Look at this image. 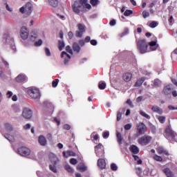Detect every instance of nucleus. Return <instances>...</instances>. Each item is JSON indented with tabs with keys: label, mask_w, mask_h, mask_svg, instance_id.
Segmentation results:
<instances>
[{
	"label": "nucleus",
	"mask_w": 177,
	"mask_h": 177,
	"mask_svg": "<svg viewBox=\"0 0 177 177\" xmlns=\"http://www.w3.org/2000/svg\"><path fill=\"white\" fill-rule=\"evenodd\" d=\"M151 110L153 113H157L158 114H162L164 113V111L157 105L153 106Z\"/></svg>",
	"instance_id": "2eb2a0df"
},
{
	"label": "nucleus",
	"mask_w": 177,
	"mask_h": 177,
	"mask_svg": "<svg viewBox=\"0 0 177 177\" xmlns=\"http://www.w3.org/2000/svg\"><path fill=\"white\" fill-rule=\"evenodd\" d=\"M153 160L156 161H159L160 162H162V158L158 155H155L153 156Z\"/></svg>",
	"instance_id": "4c0bfd02"
},
{
	"label": "nucleus",
	"mask_w": 177,
	"mask_h": 177,
	"mask_svg": "<svg viewBox=\"0 0 177 177\" xmlns=\"http://www.w3.org/2000/svg\"><path fill=\"white\" fill-rule=\"evenodd\" d=\"M133 11H132V10H127L124 12V16L128 17V16H131V15H133Z\"/></svg>",
	"instance_id": "a19ab883"
},
{
	"label": "nucleus",
	"mask_w": 177,
	"mask_h": 177,
	"mask_svg": "<svg viewBox=\"0 0 177 177\" xmlns=\"http://www.w3.org/2000/svg\"><path fill=\"white\" fill-rule=\"evenodd\" d=\"M95 152L97 157H103L104 156V147L102 143H99L95 147Z\"/></svg>",
	"instance_id": "39448f33"
},
{
	"label": "nucleus",
	"mask_w": 177,
	"mask_h": 177,
	"mask_svg": "<svg viewBox=\"0 0 177 177\" xmlns=\"http://www.w3.org/2000/svg\"><path fill=\"white\" fill-rule=\"evenodd\" d=\"M99 2V0H90V3H91L92 6H97Z\"/></svg>",
	"instance_id": "ea45409f"
},
{
	"label": "nucleus",
	"mask_w": 177,
	"mask_h": 177,
	"mask_svg": "<svg viewBox=\"0 0 177 177\" xmlns=\"http://www.w3.org/2000/svg\"><path fill=\"white\" fill-rule=\"evenodd\" d=\"M137 48L140 53L144 55V53H147V48H149V46L146 40L140 39L137 41Z\"/></svg>",
	"instance_id": "f03ea898"
},
{
	"label": "nucleus",
	"mask_w": 177,
	"mask_h": 177,
	"mask_svg": "<svg viewBox=\"0 0 177 177\" xmlns=\"http://www.w3.org/2000/svg\"><path fill=\"white\" fill-rule=\"evenodd\" d=\"M49 158L52 164H54V165H57V162L59 161L57 156H56L55 154H50Z\"/></svg>",
	"instance_id": "f3484780"
},
{
	"label": "nucleus",
	"mask_w": 177,
	"mask_h": 177,
	"mask_svg": "<svg viewBox=\"0 0 177 177\" xmlns=\"http://www.w3.org/2000/svg\"><path fill=\"white\" fill-rule=\"evenodd\" d=\"M73 49L76 53H80L81 51V47L80 46V44L77 42H74L73 44Z\"/></svg>",
	"instance_id": "4be33fe9"
},
{
	"label": "nucleus",
	"mask_w": 177,
	"mask_h": 177,
	"mask_svg": "<svg viewBox=\"0 0 177 177\" xmlns=\"http://www.w3.org/2000/svg\"><path fill=\"white\" fill-rule=\"evenodd\" d=\"M131 128H132V125H131V124H127L124 125L125 131H129V129H131Z\"/></svg>",
	"instance_id": "603ef678"
},
{
	"label": "nucleus",
	"mask_w": 177,
	"mask_h": 177,
	"mask_svg": "<svg viewBox=\"0 0 177 177\" xmlns=\"http://www.w3.org/2000/svg\"><path fill=\"white\" fill-rule=\"evenodd\" d=\"M158 120L160 122V124H164V122H165V116H160L158 118Z\"/></svg>",
	"instance_id": "a18cd8bd"
},
{
	"label": "nucleus",
	"mask_w": 177,
	"mask_h": 177,
	"mask_svg": "<svg viewBox=\"0 0 177 177\" xmlns=\"http://www.w3.org/2000/svg\"><path fill=\"white\" fill-rule=\"evenodd\" d=\"M59 84V79H55L52 82L53 88H56Z\"/></svg>",
	"instance_id": "58836bf2"
},
{
	"label": "nucleus",
	"mask_w": 177,
	"mask_h": 177,
	"mask_svg": "<svg viewBox=\"0 0 177 177\" xmlns=\"http://www.w3.org/2000/svg\"><path fill=\"white\" fill-rule=\"evenodd\" d=\"M133 75L131 72H126L122 75V80L125 81V82H129L131 80H132Z\"/></svg>",
	"instance_id": "9b49d317"
},
{
	"label": "nucleus",
	"mask_w": 177,
	"mask_h": 177,
	"mask_svg": "<svg viewBox=\"0 0 177 177\" xmlns=\"http://www.w3.org/2000/svg\"><path fill=\"white\" fill-rule=\"evenodd\" d=\"M140 115L142 117H145V118H147V120H150V115H149L147 113H145L144 111L140 112Z\"/></svg>",
	"instance_id": "e433bc0d"
},
{
	"label": "nucleus",
	"mask_w": 177,
	"mask_h": 177,
	"mask_svg": "<svg viewBox=\"0 0 177 177\" xmlns=\"http://www.w3.org/2000/svg\"><path fill=\"white\" fill-rule=\"evenodd\" d=\"M122 117V113L121 112L118 111V114H117V121H120Z\"/></svg>",
	"instance_id": "3c124183"
},
{
	"label": "nucleus",
	"mask_w": 177,
	"mask_h": 177,
	"mask_svg": "<svg viewBox=\"0 0 177 177\" xmlns=\"http://www.w3.org/2000/svg\"><path fill=\"white\" fill-rule=\"evenodd\" d=\"M142 16L144 17V19H146L147 17H149V16H150V13H149V12L144 10L142 12Z\"/></svg>",
	"instance_id": "de8ad7c7"
},
{
	"label": "nucleus",
	"mask_w": 177,
	"mask_h": 177,
	"mask_svg": "<svg viewBox=\"0 0 177 177\" xmlns=\"http://www.w3.org/2000/svg\"><path fill=\"white\" fill-rule=\"evenodd\" d=\"M45 53L46 55V56H50V50H49V48H45Z\"/></svg>",
	"instance_id": "13d9d810"
},
{
	"label": "nucleus",
	"mask_w": 177,
	"mask_h": 177,
	"mask_svg": "<svg viewBox=\"0 0 177 177\" xmlns=\"http://www.w3.org/2000/svg\"><path fill=\"white\" fill-rule=\"evenodd\" d=\"M38 142L41 146H45L47 143L46 138L44 136H39Z\"/></svg>",
	"instance_id": "dca6fc26"
},
{
	"label": "nucleus",
	"mask_w": 177,
	"mask_h": 177,
	"mask_svg": "<svg viewBox=\"0 0 177 177\" xmlns=\"http://www.w3.org/2000/svg\"><path fill=\"white\" fill-rule=\"evenodd\" d=\"M91 45H93V46H96L97 45V41L95 39L90 41Z\"/></svg>",
	"instance_id": "4d7b16f0"
},
{
	"label": "nucleus",
	"mask_w": 177,
	"mask_h": 177,
	"mask_svg": "<svg viewBox=\"0 0 177 177\" xmlns=\"http://www.w3.org/2000/svg\"><path fill=\"white\" fill-rule=\"evenodd\" d=\"M49 169L54 172V174H57V169L56 168V165L53 164V165H49Z\"/></svg>",
	"instance_id": "7c9ffc66"
},
{
	"label": "nucleus",
	"mask_w": 177,
	"mask_h": 177,
	"mask_svg": "<svg viewBox=\"0 0 177 177\" xmlns=\"http://www.w3.org/2000/svg\"><path fill=\"white\" fill-rule=\"evenodd\" d=\"M64 46H66L64 41L59 40L58 46L59 50H63V48H64Z\"/></svg>",
	"instance_id": "72a5a7b5"
},
{
	"label": "nucleus",
	"mask_w": 177,
	"mask_h": 177,
	"mask_svg": "<svg viewBox=\"0 0 177 177\" xmlns=\"http://www.w3.org/2000/svg\"><path fill=\"white\" fill-rule=\"evenodd\" d=\"M158 154H164V156H169L168 151L164 149V148H158Z\"/></svg>",
	"instance_id": "393cba45"
},
{
	"label": "nucleus",
	"mask_w": 177,
	"mask_h": 177,
	"mask_svg": "<svg viewBox=\"0 0 177 177\" xmlns=\"http://www.w3.org/2000/svg\"><path fill=\"white\" fill-rule=\"evenodd\" d=\"M162 171L164 172L167 177H174V173L172 172V171H171L169 168L167 167L164 169Z\"/></svg>",
	"instance_id": "a211bd4d"
},
{
	"label": "nucleus",
	"mask_w": 177,
	"mask_h": 177,
	"mask_svg": "<svg viewBox=\"0 0 177 177\" xmlns=\"http://www.w3.org/2000/svg\"><path fill=\"white\" fill-rule=\"evenodd\" d=\"M160 86V80L158 79L154 80L153 86Z\"/></svg>",
	"instance_id": "8fccbe9b"
},
{
	"label": "nucleus",
	"mask_w": 177,
	"mask_h": 177,
	"mask_svg": "<svg viewBox=\"0 0 177 177\" xmlns=\"http://www.w3.org/2000/svg\"><path fill=\"white\" fill-rule=\"evenodd\" d=\"M136 174H138V175H141V174H142V168L137 167V168H136Z\"/></svg>",
	"instance_id": "6e6d98bb"
},
{
	"label": "nucleus",
	"mask_w": 177,
	"mask_h": 177,
	"mask_svg": "<svg viewBox=\"0 0 177 177\" xmlns=\"http://www.w3.org/2000/svg\"><path fill=\"white\" fill-rule=\"evenodd\" d=\"M84 42H86V43L91 42V37L86 36V37H85V39H84Z\"/></svg>",
	"instance_id": "0e129e2a"
},
{
	"label": "nucleus",
	"mask_w": 177,
	"mask_h": 177,
	"mask_svg": "<svg viewBox=\"0 0 177 177\" xmlns=\"http://www.w3.org/2000/svg\"><path fill=\"white\" fill-rule=\"evenodd\" d=\"M4 125L8 132H12V131H13V127H12V125H10V124L6 123Z\"/></svg>",
	"instance_id": "c756f323"
},
{
	"label": "nucleus",
	"mask_w": 177,
	"mask_h": 177,
	"mask_svg": "<svg viewBox=\"0 0 177 177\" xmlns=\"http://www.w3.org/2000/svg\"><path fill=\"white\" fill-rule=\"evenodd\" d=\"M157 26H158V23H157V21H153L152 22H151V23L149 24V27H150L151 28H156V27Z\"/></svg>",
	"instance_id": "f704fd0d"
},
{
	"label": "nucleus",
	"mask_w": 177,
	"mask_h": 177,
	"mask_svg": "<svg viewBox=\"0 0 177 177\" xmlns=\"http://www.w3.org/2000/svg\"><path fill=\"white\" fill-rule=\"evenodd\" d=\"M84 6H85V8L86 9H92V6H91V4H89V3H86L85 4H84Z\"/></svg>",
	"instance_id": "680f3d73"
},
{
	"label": "nucleus",
	"mask_w": 177,
	"mask_h": 177,
	"mask_svg": "<svg viewBox=\"0 0 177 177\" xmlns=\"http://www.w3.org/2000/svg\"><path fill=\"white\" fill-rule=\"evenodd\" d=\"M16 81H17V82H19V84H21L23 82H27V77L24 75H19L16 77Z\"/></svg>",
	"instance_id": "4468645a"
},
{
	"label": "nucleus",
	"mask_w": 177,
	"mask_h": 177,
	"mask_svg": "<svg viewBox=\"0 0 177 177\" xmlns=\"http://www.w3.org/2000/svg\"><path fill=\"white\" fill-rule=\"evenodd\" d=\"M147 128L146 124H145L143 122L137 124V131L140 135H143V133L146 132Z\"/></svg>",
	"instance_id": "1a4fd4ad"
},
{
	"label": "nucleus",
	"mask_w": 177,
	"mask_h": 177,
	"mask_svg": "<svg viewBox=\"0 0 177 177\" xmlns=\"http://www.w3.org/2000/svg\"><path fill=\"white\" fill-rule=\"evenodd\" d=\"M111 169L112 171H117V169H118V167H117V165H115V163H112L111 165Z\"/></svg>",
	"instance_id": "37998d69"
},
{
	"label": "nucleus",
	"mask_w": 177,
	"mask_h": 177,
	"mask_svg": "<svg viewBox=\"0 0 177 177\" xmlns=\"http://www.w3.org/2000/svg\"><path fill=\"white\" fill-rule=\"evenodd\" d=\"M151 50H156L158 46H157V41H152L149 44Z\"/></svg>",
	"instance_id": "b1692460"
},
{
	"label": "nucleus",
	"mask_w": 177,
	"mask_h": 177,
	"mask_svg": "<svg viewBox=\"0 0 177 177\" xmlns=\"http://www.w3.org/2000/svg\"><path fill=\"white\" fill-rule=\"evenodd\" d=\"M25 11L30 14L32 12V4L31 3H27L25 6Z\"/></svg>",
	"instance_id": "aec40b11"
},
{
	"label": "nucleus",
	"mask_w": 177,
	"mask_h": 177,
	"mask_svg": "<svg viewBox=\"0 0 177 177\" xmlns=\"http://www.w3.org/2000/svg\"><path fill=\"white\" fill-rule=\"evenodd\" d=\"M64 128L66 131H70V129H71V126H70V124H64Z\"/></svg>",
	"instance_id": "bf43d9fd"
},
{
	"label": "nucleus",
	"mask_w": 177,
	"mask_h": 177,
	"mask_svg": "<svg viewBox=\"0 0 177 177\" xmlns=\"http://www.w3.org/2000/svg\"><path fill=\"white\" fill-rule=\"evenodd\" d=\"M109 136H110V132L109 131H104L102 133V138H104V139H108Z\"/></svg>",
	"instance_id": "79ce46f5"
},
{
	"label": "nucleus",
	"mask_w": 177,
	"mask_h": 177,
	"mask_svg": "<svg viewBox=\"0 0 177 177\" xmlns=\"http://www.w3.org/2000/svg\"><path fill=\"white\" fill-rule=\"evenodd\" d=\"M18 154L22 157H28L31 154V150L27 147H21L18 148Z\"/></svg>",
	"instance_id": "20e7f679"
},
{
	"label": "nucleus",
	"mask_w": 177,
	"mask_h": 177,
	"mask_svg": "<svg viewBox=\"0 0 177 177\" xmlns=\"http://www.w3.org/2000/svg\"><path fill=\"white\" fill-rule=\"evenodd\" d=\"M172 89L171 88V86L169 85L166 86L162 92L164 93V95H171Z\"/></svg>",
	"instance_id": "5701e85b"
},
{
	"label": "nucleus",
	"mask_w": 177,
	"mask_h": 177,
	"mask_svg": "<svg viewBox=\"0 0 177 177\" xmlns=\"http://www.w3.org/2000/svg\"><path fill=\"white\" fill-rule=\"evenodd\" d=\"M78 162V160L75 158H71L70 160V163L72 164V165H75Z\"/></svg>",
	"instance_id": "09e8293b"
},
{
	"label": "nucleus",
	"mask_w": 177,
	"mask_h": 177,
	"mask_svg": "<svg viewBox=\"0 0 177 177\" xmlns=\"http://www.w3.org/2000/svg\"><path fill=\"white\" fill-rule=\"evenodd\" d=\"M78 169L80 171H81L82 172H84V171H86L87 168L86 166L83 165V166H81L78 168Z\"/></svg>",
	"instance_id": "864d4df0"
},
{
	"label": "nucleus",
	"mask_w": 177,
	"mask_h": 177,
	"mask_svg": "<svg viewBox=\"0 0 177 177\" xmlns=\"http://www.w3.org/2000/svg\"><path fill=\"white\" fill-rule=\"evenodd\" d=\"M35 46H41V45H42V39H39L35 42Z\"/></svg>",
	"instance_id": "5fc2aeb1"
},
{
	"label": "nucleus",
	"mask_w": 177,
	"mask_h": 177,
	"mask_svg": "<svg viewBox=\"0 0 177 177\" xmlns=\"http://www.w3.org/2000/svg\"><path fill=\"white\" fill-rule=\"evenodd\" d=\"M116 139L118 145L121 146V145H122V140H124V138H122L121 133L120 132L116 133Z\"/></svg>",
	"instance_id": "412c9836"
},
{
	"label": "nucleus",
	"mask_w": 177,
	"mask_h": 177,
	"mask_svg": "<svg viewBox=\"0 0 177 177\" xmlns=\"http://www.w3.org/2000/svg\"><path fill=\"white\" fill-rule=\"evenodd\" d=\"M30 128H31V124H26L25 126H24V129H30Z\"/></svg>",
	"instance_id": "e2e57ef3"
},
{
	"label": "nucleus",
	"mask_w": 177,
	"mask_h": 177,
	"mask_svg": "<svg viewBox=\"0 0 177 177\" xmlns=\"http://www.w3.org/2000/svg\"><path fill=\"white\" fill-rule=\"evenodd\" d=\"M98 88L101 90L106 89V83L104 82H100L98 84Z\"/></svg>",
	"instance_id": "473e14b6"
},
{
	"label": "nucleus",
	"mask_w": 177,
	"mask_h": 177,
	"mask_svg": "<svg viewBox=\"0 0 177 177\" xmlns=\"http://www.w3.org/2000/svg\"><path fill=\"white\" fill-rule=\"evenodd\" d=\"M165 133H166L167 136L171 138V139L175 138V132H174V131H172V129H171V127H168L166 128Z\"/></svg>",
	"instance_id": "f8f14e48"
},
{
	"label": "nucleus",
	"mask_w": 177,
	"mask_h": 177,
	"mask_svg": "<svg viewBox=\"0 0 177 177\" xmlns=\"http://www.w3.org/2000/svg\"><path fill=\"white\" fill-rule=\"evenodd\" d=\"M22 117L26 120H30L32 118V111L29 108H24L22 112Z\"/></svg>",
	"instance_id": "6e6552de"
},
{
	"label": "nucleus",
	"mask_w": 177,
	"mask_h": 177,
	"mask_svg": "<svg viewBox=\"0 0 177 177\" xmlns=\"http://www.w3.org/2000/svg\"><path fill=\"white\" fill-rule=\"evenodd\" d=\"M151 142V137L150 136H143L138 140V142L141 146H147Z\"/></svg>",
	"instance_id": "423d86ee"
},
{
	"label": "nucleus",
	"mask_w": 177,
	"mask_h": 177,
	"mask_svg": "<svg viewBox=\"0 0 177 177\" xmlns=\"http://www.w3.org/2000/svg\"><path fill=\"white\" fill-rule=\"evenodd\" d=\"M126 103L127 104H129L130 107H133V104H132V101H131V100H127Z\"/></svg>",
	"instance_id": "052dcab7"
},
{
	"label": "nucleus",
	"mask_w": 177,
	"mask_h": 177,
	"mask_svg": "<svg viewBox=\"0 0 177 177\" xmlns=\"http://www.w3.org/2000/svg\"><path fill=\"white\" fill-rule=\"evenodd\" d=\"M78 30H76L75 32V37L77 38H82V36L84 35V32H85V26L82 25V24H79L77 25Z\"/></svg>",
	"instance_id": "0eeeda50"
},
{
	"label": "nucleus",
	"mask_w": 177,
	"mask_h": 177,
	"mask_svg": "<svg viewBox=\"0 0 177 177\" xmlns=\"http://www.w3.org/2000/svg\"><path fill=\"white\" fill-rule=\"evenodd\" d=\"M63 156L64 157H65L66 158H68V157H75L76 154L75 152L73 151H66V153L65 151L63 152Z\"/></svg>",
	"instance_id": "6ab92c4d"
},
{
	"label": "nucleus",
	"mask_w": 177,
	"mask_h": 177,
	"mask_svg": "<svg viewBox=\"0 0 177 177\" xmlns=\"http://www.w3.org/2000/svg\"><path fill=\"white\" fill-rule=\"evenodd\" d=\"M66 171H67V172H69L70 174H73V172H74V169H73V168H71V166L69 165H66L64 167Z\"/></svg>",
	"instance_id": "2f4dec72"
},
{
	"label": "nucleus",
	"mask_w": 177,
	"mask_h": 177,
	"mask_svg": "<svg viewBox=\"0 0 177 177\" xmlns=\"http://www.w3.org/2000/svg\"><path fill=\"white\" fill-rule=\"evenodd\" d=\"M115 19H112L111 21H110V23H109V24H110V26H114L115 24Z\"/></svg>",
	"instance_id": "774afa93"
},
{
	"label": "nucleus",
	"mask_w": 177,
	"mask_h": 177,
	"mask_svg": "<svg viewBox=\"0 0 177 177\" xmlns=\"http://www.w3.org/2000/svg\"><path fill=\"white\" fill-rule=\"evenodd\" d=\"M46 138L48 140H50V141L52 140V134L50 133L47 134Z\"/></svg>",
	"instance_id": "338daca9"
},
{
	"label": "nucleus",
	"mask_w": 177,
	"mask_h": 177,
	"mask_svg": "<svg viewBox=\"0 0 177 177\" xmlns=\"http://www.w3.org/2000/svg\"><path fill=\"white\" fill-rule=\"evenodd\" d=\"M29 31L28 29L24 26H23L21 28V37L22 38V39H27V38H28V35H29Z\"/></svg>",
	"instance_id": "9d476101"
},
{
	"label": "nucleus",
	"mask_w": 177,
	"mask_h": 177,
	"mask_svg": "<svg viewBox=\"0 0 177 177\" xmlns=\"http://www.w3.org/2000/svg\"><path fill=\"white\" fill-rule=\"evenodd\" d=\"M146 78L141 77L140 79L138 80L137 82L135 84V86H141L142 84L145 82Z\"/></svg>",
	"instance_id": "cd10ccee"
},
{
	"label": "nucleus",
	"mask_w": 177,
	"mask_h": 177,
	"mask_svg": "<svg viewBox=\"0 0 177 177\" xmlns=\"http://www.w3.org/2000/svg\"><path fill=\"white\" fill-rule=\"evenodd\" d=\"M28 94L32 99H39L41 97V93L37 88H30L28 90Z\"/></svg>",
	"instance_id": "7ed1b4c3"
},
{
	"label": "nucleus",
	"mask_w": 177,
	"mask_h": 177,
	"mask_svg": "<svg viewBox=\"0 0 177 177\" xmlns=\"http://www.w3.org/2000/svg\"><path fill=\"white\" fill-rule=\"evenodd\" d=\"M88 2V0H77L72 6L73 10L77 15L85 10V3Z\"/></svg>",
	"instance_id": "f257e3e1"
},
{
	"label": "nucleus",
	"mask_w": 177,
	"mask_h": 177,
	"mask_svg": "<svg viewBox=\"0 0 177 177\" xmlns=\"http://www.w3.org/2000/svg\"><path fill=\"white\" fill-rule=\"evenodd\" d=\"M97 166L100 169H104L106 168V160H104V158L98 159Z\"/></svg>",
	"instance_id": "ddd939ff"
},
{
	"label": "nucleus",
	"mask_w": 177,
	"mask_h": 177,
	"mask_svg": "<svg viewBox=\"0 0 177 177\" xmlns=\"http://www.w3.org/2000/svg\"><path fill=\"white\" fill-rule=\"evenodd\" d=\"M130 150L133 153V154H138L139 153V148H138V147H136V145H132L130 147Z\"/></svg>",
	"instance_id": "a878e982"
},
{
	"label": "nucleus",
	"mask_w": 177,
	"mask_h": 177,
	"mask_svg": "<svg viewBox=\"0 0 177 177\" xmlns=\"http://www.w3.org/2000/svg\"><path fill=\"white\" fill-rule=\"evenodd\" d=\"M79 44L80 45V46H84L85 45V41H84V39H80L79 41Z\"/></svg>",
	"instance_id": "69168bd1"
},
{
	"label": "nucleus",
	"mask_w": 177,
	"mask_h": 177,
	"mask_svg": "<svg viewBox=\"0 0 177 177\" xmlns=\"http://www.w3.org/2000/svg\"><path fill=\"white\" fill-rule=\"evenodd\" d=\"M66 50L68 52V53H70V55H73V49H71V47L70 46H67L66 47Z\"/></svg>",
	"instance_id": "49530a36"
},
{
	"label": "nucleus",
	"mask_w": 177,
	"mask_h": 177,
	"mask_svg": "<svg viewBox=\"0 0 177 177\" xmlns=\"http://www.w3.org/2000/svg\"><path fill=\"white\" fill-rule=\"evenodd\" d=\"M4 137L6 138V139H8L10 142H15V137L9 135L8 133H6L4 135Z\"/></svg>",
	"instance_id": "c85d7f7f"
},
{
	"label": "nucleus",
	"mask_w": 177,
	"mask_h": 177,
	"mask_svg": "<svg viewBox=\"0 0 177 177\" xmlns=\"http://www.w3.org/2000/svg\"><path fill=\"white\" fill-rule=\"evenodd\" d=\"M129 32V30L128 28H125L124 30L120 35V37L122 38V37H124V35H127V34Z\"/></svg>",
	"instance_id": "c9c22d12"
},
{
	"label": "nucleus",
	"mask_w": 177,
	"mask_h": 177,
	"mask_svg": "<svg viewBox=\"0 0 177 177\" xmlns=\"http://www.w3.org/2000/svg\"><path fill=\"white\" fill-rule=\"evenodd\" d=\"M37 37H38V35H37V34L31 35L30 37V40L32 41V42H34V41H35V39H37Z\"/></svg>",
	"instance_id": "c03bdc74"
},
{
	"label": "nucleus",
	"mask_w": 177,
	"mask_h": 177,
	"mask_svg": "<svg viewBox=\"0 0 177 177\" xmlns=\"http://www.w3.org/2000/svg\"><path fill=\"white\" fill-rule=\"evenodd\" d=\"M48 3L53 8H56L59 5V0H48Z\"/></svg>",
	"instance_id": "bb28decb"
}]
</instances>
